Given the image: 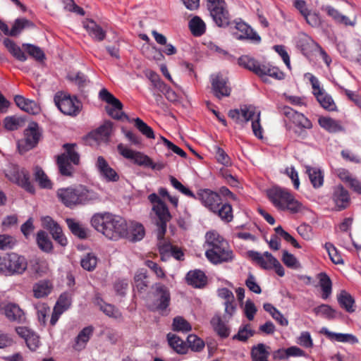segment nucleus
Segmentation results:
<instances>
[{
	"label": "nucleus",
	"instance_id": "nucleus-1",
	"mask_svg": "<svg viewBox=\"0 0 361 361\" xmlns=\"http://www.w3.org/2000/svg\"><path fill=\"white\" fill-rule=\"evenodd\" d=\"M90 222L93 228L110 240H117L128 235L126 220L112 213H96L91 218Z\"/></svg>",
	"mask_w": 361,
	"mask_h": 361
},
{
	"label": "nucleus",
	"instance_id": "nucleus-2",
	"mask_svg": "<svg viewBox=\"0 0 361 361\" xmlns=\"http://www.w3.org/2000/svg\"><path fill=\"white\" fill-rule=\"evenodd\" d=\"M206 243L208 247L205 255L208 260L217 264L231 261L233 258V251L228 242L215 231H209L206 234Z\"/></svg>",
	"mask_w": 361,
	"mask_h": 361
},
{
	"label": "nucleus",
	"instance_id": "nucleus-3",
	"mask_svg": "<svg viewBox=\"0 0 361 361\" xmlns=\"http://www.w3.org/2000/svg\"><path fill=\"white\" fill-rule=\"evenodd\" d=\"M56 195L67 207L86 204L98 199V195L83 185H77L57 190Z\"/></svg>",
	"mask_w": 361,
	"mask_h": 361
},
{
	"label": "nucleus",
	"instance_id": "nucleus-4",
	"mask_svg": "<svg viewBox=\"0 0 361 361\" xmlns=\"http://www.w3.org/2000/svg\"><path fill=\"white\" fill-rule=\"evenodd\" d=\"M267 195L269 200L278 210L298 214L305 209L303 204L286 188L273 187L267 190Z\"/></svg>",
	"mask_w": 361,
	"mask_h": 361
},
{
	"label": "nucleus",
	"instance_id": "nucleus-5",
	"mask_svg": "<svg viewBox=\"0 0 361 361\" xmlns=\"http://www.w3.org/2000/svg\"><path fill=\"white\" fill-rule=\"evenodd\" d=\"M228 116L236 123L243 124L252 121V129L254 135L262 137V128L260 124V111L252 105H244L240 109H235L228 111Z\"/></svg>",
	"mask_w": 361,
	"mask_h": 361
},
{
	"label": "nucleus",
	"instance_id": "nucleus-6",
	"mask_svg": "<svg viewBox=\"0 0 361 361\" xmlns=\"http://www.w3.org/2000/svg\"><path fill=\"white\" fill-rule=\"evenodd\" d=\"M27 260L23 255L10 252L0 256V274L5 276L23 275L27 269Z\"/></svg>",
	"mask_w": 361,
	"mask_h": 361
},
{
	"label": "nucleus",
	"instance_id": "nucleus-7",
	"mask_svg": "<svg viewBox=\"0 0 361 361\" xmlns=\"http://www.w3.org/2000/svg\"><path fill=\"white\" fill-rule=\"evenodd\" d=\"M207 8L215 24L226 27L230 24V14L224 0H207Z\"/></svg>",
	"mask_w": 361,
	"mask_h": 361
},
{
	"label": "nucleus",
	"instance_id": "nucleus-8",
	"mask_svg": "<svg viewBox=\"0 0 361 361\" xmlns=\"http://www.w3.org/2000/svg\"><path fill=\"white\" fill-rule=\"evenodd\" d=\"M99 97L102 101L111 105V107L106 108V111L110 116L116 120H123L125 118L130 121L129 117L122 111L123 104L109 92L107 89L102 88L99 92Z\"/></svg>",
	"mask_w": 361,
	"mask_h": 361
},
{
	"label": "nucleus",
	"instance_id": "nucleus-9",
	"mask_svg": "<svg viewBox=\"0 0 361 361\" xmlns=\"http://www.w3.org/2000/svg\"><path fill=\"white\" fill-rule=\"evenodd\" d=\"M41 133L37 123H31L24 131V138L18 142L20 153L23 154L35 148L40 139Z\"/></svg>",
	"mask_w": 361,
	"mask_h": 361
},
{
	"label": "nucleus",
	"instance_id": "nucleus-10",
	"mask_svg": "<svg viewBox=\"0 0 361 361\" xmlns=\"http://www.w3.org/2000/svg\"><path fill=\"white\" fill-rule=\"evenodd\" d=\"M54 102L58 109L65 115L75 116L80 112L82 105L75 97L70 95L56 94Z\"/></svg>",
	"mask_w": 361,
	"mask_h": 361
},
{
	"label": "nucleus",
	"instance_id": "nucleus-11",
	"mask_svg": "<svg viewBox=\"0 0 361 361\" xmlns=\"http://www.w3.org/2000/svg\"><path fill=\"white\" fill-rule=\"evenodd\" d=\"M308 75H310V82L314 90L313 94L320 105L329 111H336L337 106L332 97L325 93L323 90L320 88L319 82L314 75L310 73H308Z\"/></svg>",
	"mask_w": 361,
	"mask_h": 361
},
{
	"label": "nucleus",
	"instance_id": "nucleus-12",
	"mask_svg": "<svg viewBox=\"0 0 361 361\" xmlns=\"http://www.w3.org/2000/svg\"><path fill=\"white\" fill-rule=\"evenodd\" d=\"M118 152L126 159H130L135 164L138 166L150 167L155 169V165L152 160L147 156L140 152L133 151L123 144L120 143L117 146Z\"/></svg>",
	"mask_w": 361,
	"mask_h": 361
},
{
	"label": "nucleus",
	"instance_id": "nucleus-13",
	"mask_svg": "<svg viewBox=\"0 0 361 361\" xmlns=\"http://www.w3.org/2000/svg\"><path fill=\"white\" fill-rule=\"evenodd\" d=\"M6 176L13 183L23 188L27 192L34 194L35 192V188L30 181V177L29 172L25 169L18 170L14 168L8 173H6Z\"/></svg>",
	"mask_w": 361,
	"mask_h": 361
},
{
	"label": "nucleus",
	"instance_id": "nucleus-14",
	"mask_svg": "<svg viewBox=\"0 0 361 361\" xmlns=\"http://www.w3.org/2000/svg\"><path fill=\"white\" fill-rule=\"evenodd\" d=\"M152 210L158 218L157 222L158 226L157 237L159 239H161L166 232L167 223L171 219L172 216L165 202L160 203L159 205H153Z\"/></svg>",
	"mask_w": 361,
	"mask_h": 361
},
{
	"label": "nucleus",
	"instance_id": "nucleus-15",
	"mask_svg": "<svg viewBox=\"0 0 361 361\" xmlns=\"http://www.w3.org/2000/svg\"><path fill=\"white\" fill-rule=\"evenodd\" d=\"M211 84L214 95L218 99L230 96L231 88L228 85V80L221 73L212 75Z\"/></svg>",
	"mask_w": 361,
	"mask_h": 361
},
{
	"label": "nucleus",
	"instance_id": "nucleus-16",
	"mask_svg": "<svg viewBox=\"0 0 361 361\" xmlns=\"http://www.w3.org/2000/svg\"><path fill=\"white\" fill-rule=\"evenodd\" d=\"M235 28L238 32L234 35L237 39L248 40L255 44L261 42L260 36L248 24L241 20L235 21Z\"/></svg>",
	"mask_w": 361,
	"mask_h": 361
},
{
	"label": "nucleus",
	"instance_id": "nucleus-17",
	"mask_svg": "<svg viewBox=\"0 0 361 361\" xmlns=\"http://www.w3.org/2000/svg\"><path fill=\"white\" fill-rule=\"evenodd\" d=\"M331 199L334 204L336 211L344 210L350 204V194L342 185L334 187Z\"/></svg>",
	"mask_w": 361,
	"mask_h": 361
},
{
	"label": "nucleus",
	"instance_id": "nucleus-18",
	"mask_svg": "<svg viewBox=\"0 0 361 361\" xmlns=\"http://www.w3.org/2000/svg\"><path fill=\"white\" fill-rule=\"evenodd\" d=\"M196 195L197 199L211 212H215L218 205L221 204V198L219 193L209 189H201Z\"/></svg>",
	"mask_w": 361,
	"mask_h": 361
},
{
	"label": "nucleus",
	"instance_id": "nucleus-19",
	"mask_svg": "<svg viewBox=\"0 0 361 361\" xmlns=\"http://www.w3.org/2000/svg\"><path fill=\"white\" fill-rule=\"evenodd\" d=\"M154 298L155 310L161 312L166 311L171 302V294L169 288L161 283H157Z\"/></svg>",
	"mask_w": 361,
	"mask_h": 361
},
{
	"label": "nucleus",
	"instance_id": "nucleus-20",
	"mask_svg": "<svg viewBox=\"0 0 361 361\" xmlns=\"http://www.w3.org/2000/svg\"><path fill=\"white\" fill-rule=\"evenodd\" d=\"M283 114L300 128L311 129L312 128V123L310 119L304 114L295 111L290 107H284Z\"/></svg>",
	"mask_w": 361,
	"mask_h": 361
},
{
	"label": "nucleus",
	"instance_id": "nucleus-21",
	"mask_svg": "<svg viewBox=\"0 0 361 361\" xmlns=\"http://www.w3.org/2000/svg\"><path fill=\"white\" fill-rule=\"evenodd\" d=\"M18 335L23 338L28 348L32 351H35L39 345V338L32 330L25 326H18L16 328Z\"/></svg>",
	"mask_w": 361,
	"mask_h": 361
},
{
	"label": "nucleus",
	"instance_id": "nucleus-22",
	"mask_svg": "<svg viewBox=\"0 0 361 361\" xmlns=\"http://www.w3.org/2000/svg\"><path fill=\"white\" fill-rule=\"evenodd\" d=\"M96 166L100 174L108 182H116L119 180V176L116 171L111 168L106 159L99 156L97 158Z\"/></svg>",
	"mask_w": 361,
	"mask_h": 361
},
{
	"label": "nucleus",
	"instance_id": "nucleus-23",
	"mask_svg": "<svg viewBox=\"0 0 361 361\" xmlns=\"http://www.w3.org/2000/svg\"><path fill=\"white\" fill-rule=\"evenodd\" d=\"M83 27L94 40L102 42L105 39L106 31L94 20L87 19L83 22Z\"/></svg>",
	"mask_w": 361,
	"mask_h": 361
},
{
	"label": "nucleus",
	"instance_id": "nucleus-24",
	"mask_svg": "<svg viewBox=\"0 0 361 361\" xmlns=\"http://www.w3.org/2000/svg\"><path fill=\"white\" fill-rule=\"evenodd\" d=\"M94 330V329L92 326L83 328L75 338V343L73 345L74 350L81 351L85 349L87 343L93 335Z\"/></svg>",
	"mask_w": 361,
	"mask_h": 361
},
{
	"label": "nucleus",
	"instance_id": "nucleus-25",
	"mask_svg": "<svg viewBox=\"0 0 361 361\" xmlns=\"http://www.w3.org/2000/svg\"><path fill=\"white\" fill-rule=\"evenodd\" d=\"M14 101L20 109L30 114L36 115L40 111L39 106L34 100L26 99L21 95H16Z\"/></svg>",
	"mask_w": 361,
	"mask_h": 361
},
{
	"label": "nucleus",
	"instance_id": "nucleus-26",
	"mask_svg": "<svg viewBox=\"0 0 361 361\" xmlns=\"http://www.w3.org/2000/svg\"><path fill=\"white\" fill-rule=\"evenodd\" d=\"M185 279L188 285L196 288H203L207 282L205 274L200 269L190 271L186 274Z\"/></svg>",
	"mask_w": 361,
	"mask_h": 361
},
{
	"label": "nucleus",
	"instance_id": "nucleus-27",
	"mask_svg": "<svg viewBox=\"0 0 361 361\" xmlns=\"http://www.w3.org/2000/svg\"><path fill=\"white\" fill-rule=\"evenodd\" d=\"M113 128V123L111 121H106L103 125L99 126L97 129L92 131L89 134V137L99 142L102 141H107L111 134Z\"/></svg>",
	"mask_w": 361,
	"mask_h": 361
},
{
	"label": "nucleus",
	"instance_id": "nucleus-28",
	"mask_svg": "<svg viewBox=\"0 0 361 361\" xmlns=\"http://www.w3.org/2000/svg\"><path fill=\"white\" fill-rule=\"evenodd\" d=\"M248 256L264 269H271V258H275L269 252H265L263 255H261L259 252L253 250L248 252Z\"/></svg>",
	"mask_w": 361,
	"mask_h": 361
},
{
	"label": "nucleus",
	"instance_id": "nucleus-29",
	"mask_svg": "<svg viewBox=\"0 0 361 361\" xmlns=\"http://www.w3.org/2000/svg\"><path fill=\"white\" fill-rule=\"evenodd\" d=\"M319 125L330 133H336L344 130V128L339 121L330 117L321 116L318 119Z\"/></svg>",
	"mask_w": 361,
	"mask_h": 361
},
{
	"label": "nucleus",
	"instance_id": "nucleus-30",
	"mask_svg": "<svg viewBox=\"0 0 361 361\" xmlns=\"http://www.w3.org/2000/svg\"><path fill=\"white\" fill-rule=\"evenodd\" d=\"M238 63L240 66L243 67L259 76V70L262 68V63L249 56L244 55L238 58Z\"/></svg>",
	"mask_w": 361,
	"mask_h": 361
},
{
	"label": "nucleus",
	"instance_id": "nucleus-31",
	"mask_svg": "<svg viewBox=\"0 0 361 361\" xmlns=\"http://www.w3.org/2000/svg\"><path fill=\"white\" fill-rule=\"evenodd\" d=\"M270 347L264 343H258L251 348V358L252 361H268L270 355Z\"/></svg>",
	"mask_w": 361,
	"mask_h": 361
},
{
	"label": "nucleus",
	"instance_id": "nucleus-32",
	"mask_svg": "<svg viewBox=\"0 0 361 361\" xmlns=\"http://www.w3.org/2000/svg\"><path fill=\"white\" fill-rule=\"evenodd\" d=\"M6 317L11 321L21 323L24 321V312L20 307L16 304L10 303L4 308Z\"/></svg>",
	"mask_w": 361,
	"mask_h": 361
},
{
	"label": "nucleus",
	"instance_id": "nucleus-33",
	"mask_svg": "<svg viewBox=\"0 0 361 361\" xmlns=\"http://www.w3.org/2000/svg\"><path fill=\"white\" fill-rule=\"evenodd\" d=\"M4 45L16 60L22 62H24L27 60V56L25 52L12 39L9 38H5L4 39Z\"/></svg>",
	"mask_w": 361,
	"mask_h": 361
},
{
	"label": "nucleus",
	"instance_id": "nucleus-34",
	"mask_svg": "<svg viewBox=\"0 0 361 361\" xmlns=\"http://www.w3.org/2000/svg\"><path fill=\"white\" fill-rule=\"evenodd\" d=\"M56 164L61 175L71 177L74 172V167L71 161H68L66 154H61L57 156Z\"/></svg>",
	"mask_w": 361,
	"mask_h": 361
},
{
	"label": "nucleus",
	"instance_id": "nucleus-35",
	"mask_svg": "<svg viewBox=\"0 0 361 361\" xmlns=\"http://www.w3.org/2000/svg\"><path fill=\"white\" fill-rule=\"evenodd\" d=\"M337 300L340 306L347 312L352 313L355 311L354 307L355 300L347 291L341 290L337 295Z\"/></svg>",
	"mask_w": 361,
	"mask_h": 361
},
{
	"label": "nucleus",
	"instance_id": "nucleus-36",
	"mask_svg": "<svg viewBox=\"0 0 361 361\" xmlns=\"http://www.w3.org/2000/svg\"><path fill=\"white\" fill-rule=\"evenodd\" d=\"M52 290V285L49 281L42 280L33 286V295L36 298H42L49 295Z\"/></svg>",
	"mask_w": 361,
	"mask_h": 361
},
{
	"label": "nucleus",
	"instance_id": "nucleus-37",
	"mask_svg": "<svg viewBox=\"0 0 361 361\" xmlns=\"http://www.w3.org/2000/svg\"><path fill=\"white\" fill-rule=\"evenodd\" d=\"M167 339L169 345L178 354L188 353V345L179 336L173 334H167Z\"/></svg>",
	"mask_w": 361,
	"mask_h": 361
},
{
	"label": "nucleus",
	"instance_id": "nucleus-38",
	"mask_svg": "<svg viewBox=\"0 0 361 361\" xmlns=\"http://www.w3.org/2000/svg\"><path fill=\"white\" fill-rule=\"evenodd\" d=\"M306 173L314 188L322 186L324 183V176L321 170L316 167L306 166Z\"/></svg>",
	"mask_w": 361,
	"mask_h": 361
},
{
	"label": "nucleus",
	"instance_id": "nucleus-39",
	"mask_svg": "<svg viewBox=\"0 0 361 361\" xmlns=\"http://www.w3.org/2000/svg\"><path fill=\"white\" fill-rule=\"evenodd\" d=\"M259 71V77L268 75L279 80H283L285 77L284 73L269 63H262V68Z\"/></svg>",
	"mask_w": 361,
	"mask_h": 361
},
{
	"label": "nucleus",
	"instance_id": "nucleus-40",
	"mask_svg": "<svg viewBox=\"0 0 361 361\" xmlns=\"http://www.w3.org/2000/svg\"><path fill=\"white\" fill-rule=\"evenodd\" d=\"M66 222L71 232L80 239L87 238V230L78 221L73 219H66Z\"/></svg>",
	"mask_w": 361,
	"mask_h": 361
},
{
	"label": "nucleus",
	"instance_id": "nucleus-41",
	"mask_svg": "<svg viewBox=\"0 0 361 361\" xmlns=\"http://www.w3.org/2000/svg\"><path fill=\"white\" fill-rule=\"evenodd\" d=\"M36 241L38 247L44 252H50L53 250L52 242L44 231H39L37 233Z\"/></svg>",
	"mask_w": 361,
	"mask_h": 361
},
{
	"label": "nucleus",
	"instance_id": "nucleus-42",
	"mask_svg": "<svg viewBox=\"0 0 361 361\" xmlns=\"http://www.w3.org/2000/svg\"><path fill=\"white\" fill-rule=\"evenodd\" d=\"M34 177L37 183L42 188L50 189L52 187L51 181L40 166H35L34 169Z\"/></svg>",
	"mask_w": 361,
	"mask_h": 361
},
{
	"label": "nucleus",
	"instance_id": "nucleus-43",
	"mask_svg": "<svg viewBox=\"0 0 361 361\" xmlns=\"http://www.w3.org/2000/svg\"><path fill=\"white\" fill-rule=\"evenodd\" d=\"M189 28L194 36L200 37L205 32L206 25L199 16H195L189 21Z\"/></svg>",
	"mask_w": 361,
	"mask_h": 361
},
{
	"label": "nucleus",
	"instance_id": "nucleus-44",
	"mask_svg": "<svg viewBox=\"0 0 361 361\" xmlns=\"http://www.w3.org/2000/svg\"><path fill=\"white\" fill-rule=\"evenodd\" d=\"M211 324L216 334L222 338L229 336L230 329L224 324L219 316L214 317L211 320Z\"/></svg>",
	"mask_w": 361,
	"mask_h": 361
},
{
	"label": "nucleus",
	"instance_id": "nucleus-45",
	"mask_svg": "<svg viewBox=\"0 0 361 361\" xmlns=\"http://www.w3.org/2000/svg\"><path fill=\"white\" fill-rule=\"evenodd\" d=\"M212 212L216 214L222 221L226 223L231 222L233 219L232 207L228 203H221V205L217 206L215 212Z\"/></svg>",
	"mask_w": 361,
	"mask_h": 361
},
{
	"label": "nucleus",
	"instance_id": "nucleus-46",
	"mask_svg": "<svg viewBox=\"0 0 361 361\" xmlns=\"http://www.w3.org/2000/svg\"><path fill=\"white\" fill-rule=\"evenodd\" d=\"M319 286L322 290V298L327 299L331 294L332 283L329 276L325 273L319 274Z\"/></svg>",
	"mask_w": 361,
	"mask_h": 361
},
{
	"label": "nucleus",
	"instance_id": "nucleus-47",
	"mask_svg": "<svg viewBox=\"0 0 361 361\" xmlns=\"http://www.w3.org/2000/svg\"><path fill=\"white\" fill-rule=\"evenodd\" d=\"M98 262L97 257L92 252L87 253L80 259V265L86 271H92Z\"/></svg>",
	"mask_w": 361,
	"mask_h": 361
},
{
	"label": "nucleus",
	"instance_id": "nucleus-48",
	"mask_svg": "<svg viewBox=\"0 0 361 361\" xmlns=\"http://www.w3.org/2000/svg\"><path fill=\"white\" fill-rule=\"evenodd\" d=\"M77 145L75 143H66L63 145V148L65 150L63 154H66L68 161L74 165L80 164V155L75 149Z\"/></svg>",
	"mask_w": 361,
	"mask_h": 361
},
{
	"label": "nucleus",
	"instance_id": "nucleus-49",
	"mask_svg": "<svg viewBox=\"0 0 361 361\" xmlns=\"http://www.w3.org/2000/svg\"><path fill=\"white\" fill-rule=\"evenodd\" d=\"M42 222L43 228L48 230L51 235H59L63 231L59 224L49 216L44 217Z\"/></svg>",
	"mask_w": 361,
	"mask_h": 361
},
{
	"label": "nucleus",
	"instance_id": "nucleus-50",
	"mask_svg": "<svg viewBox=\"0 0 361 361\" xmlns=\"http://www.w3.org/2000/svg\"><path fill=\"white\" fill-rule=\"evenodd\" d=\"M135 123L136 128L146 137L149 139H154L155 137L153 129L145 123L140 118L133 119Z\"/></svg>",
	"mask_w": 361,
	"mask_h": 361
},
{
	"label": "nucleus",
	"instance_id": "nucleus-51",
	"mask_svg": "<svg viewBox=\"0 0 361 361\" xmlns=\"http://www.w3.org/2000/svg\"><path fill=\"white\" fill-rule=\"evenodd\" d=\"M188 349L190 348L191 350L195 352H200L204 348V342L200 338L195 334H190L187 337Z\"/></svg>",
	"mask_w": 361,
	"mask_h": 361
},
{
	"label": "nucleus",
	"instance_id": "nucleus-52",
	"mask_svg": "<svg viewBox=\"0 0 361 361\" xmlns=\"http://www.w3.org/2000/svg\"><path fill=\"white\" fill-rule=\"evenodd\" d=\"M148 276L146 271L141 269L138 271L135 277V288L139 292L145 291L148 286V281H147Z\"/></svg>",
	"mask_w": 361,
	"mask_h": 361
},
{
	"label": "nucleus",
	"instance_id": "nucleus-53",
	"mask_svg": "<svg viewBox=\"0 0 361 361\" xmlns=\"http://www.w3.org/2000/svg\"><path fill=\"white\" fill-rule=\"evenodd\" d=\"M32 25V23L25 18H18L15 20L12 28L10 30L9 36L16 37L27 26Z\"/></svg>",
	"mask_w": 361,
	"mask_h": 361
},
{
	"label": "nucleus",
	"instance_id": "nucleus-54",
	"mask_svg": "<svg viewBox=\"0 0 361 361\" xmlns=\"http://www.w3.org/2000/svg\"><path fill=\"white\" fill-rule=\"evenodd\" d=\"M172 326L173 330L175 331L188 332L192 329L190 324L180 316L173 319Z\"/></svg>",
	"mask_w": 361,
	"mask_h": 361
},
{
	"label": "nucleus",
	"instance_id": "nucleus-55",
	"mask_svg": "<svg viewBox=\"0 0 361 361\" xmlns=\"http://www.w3.org/2000/svg\"><path fill=\"white\" fill-rule=\"evenodd\" d=\"M17 243L16 238L8 234H0V250L13 249Z\"/></svg>",
	"mask_w": 361,
	"mask_h": 361
},
{
	"label": "nucleus",
	"instance_id": "nucleus-56",
	"mask_svg": "<svg viewBox=\"0 0 361 361\" xmlns=\"http://www.w3.org/2000/svg\"><path fill=\"white\" fill-rule=\"evenodd\" d=\"M169 179L171 184L175 189L189 197L197 199L196 195L189 188L185 187L177 178L171 176Z\"/></svg>",
	"mask_w": 361,
	"mask_h": 361
},
{
	"label": "nucleus",
	"instance_id": "nucleus-57",
	"mask_svg": "<svg viewBox=\"0 0 361 361\" xmlns=\"http://www.w3.org/2000/svg\"><path fill=\"white\" fill-rule=\"evenodd\" d=\"M68 78L69 80L74 82L80 90L86 87L90 82L87 80V76L81 72H78L75 74H70L68 75Z\"/></svg>",
	"mask_w": 361,
	"mask_h": 361
},
{
	"label": "nucleus",
	"instance_id": "nucleus-58",
	"mask_svg": "<svg viewBox=\"0 0 361 361\" xmlns=\"http://www.w3.org/2000/svg\"><path fill=\"white\" fill-rule=\"evenodd\" d=\"M324 247L333 263L336 264H343V261L341 255L338 252L335 246L331 243H326Z\"/></svg>",
	"mask_w": 361,
	"mask_h": 361
},
{
	"label": "nucleus",
	"instance_id": "nucleus-59",
	"mask_svg": "<svg viewBox=\"0 0 361 361\" xmlns=\"http://www.w3.org/2000/svg\"><path fill=\"white\" fill-rule=\"evenodd\" d=\"M255 333V331L250 328V324H246L239 329L238 334L233 336V339L245 342L250 337L253 336Z\"/></svg>",
	"mask_w": 361,
	"mask_h": 361
},
{
	"label": "nucleus",
	"instance_id": "nucleus-60",
	"mask_svg": "<svg viewBox=\"0 0 361 361\" xmlns=\"http://www.w3.org/2000/svg\"><path fill=\"white\" fill-rule=\"evenodd\" d=\"M316 314L321 315L328 319L335 317L336 311L329 305L322 304L314 309Z\"/></svg>",
	"mask_w": 361,
	"mask_h": 361
},
{
	"label": "nucleus",
	"instance_id": "nucleus-61",
	"mask_svg": "<svg viewBox=\"0 0 361 361\" xmlns=\"http://www.w3.org/2000/svg\"><path fill=\"white\" fill-rule=\"evenodd\" d=\"M23 47H25L27 54L36 60L42 61L45 58L44 53L39 47L30 44H23Z\"/></svg>",
	"mask_w": 361,
	"mask_h": 361
},
{
	"label": "nucleus",
	"instance_id": "nucleus-62",
	"mask_svg": "<svg viewBox=\"0 0 361 361\" xmlns=\"http://www.w3.org/2000/svg\"><path fill=\"white\" fill-rule=\"evenodd\" d=\"M128 235L129 233H128ZM145 236V228L140 224H135L133 226L130 235L126 238H130L132 241H138L142 240Z\"/></svg>",
	"mask_w": 361,
	"mask_h": 361
},
{
	"label": "nucleus",
	"instance_id": "nucleus-63",
	"mask_svg": "<svg viewBox=\"0 0 361 361\" xmlns=\"http://www.w3.org/2000/svg\"><path fill=\"white\" fill-rule=\"evenodd\" d=\"M214 149L215 151V157L219 164L224 166L231 164L230 157L221 147L215 145L214 146Z\"/></svg>",
	"mask_w": 361,
	"mask_h": 361
},
{
	"label": "nucleus",
	"instance_id": "nucleus-64",
	"mask_svg": "<svg viewBox=\"0 0 361 361\" xmlns=\"http://www.w3.org/2000/svg\"><path fill=\"white\" fill-rule=\"evenodd\" d=\"M298 45L300 47L303 54L311 51L314 47H319L317 43L307 36L304 39H302L299 41Z\"/></svg>",
	"mask_w": 361,
	"mask_h": 361
}]
</instances>
